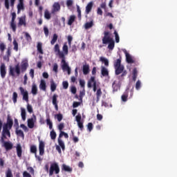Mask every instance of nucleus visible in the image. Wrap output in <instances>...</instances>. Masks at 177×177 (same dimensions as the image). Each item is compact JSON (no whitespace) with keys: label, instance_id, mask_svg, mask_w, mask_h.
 Segmentation results:
<instances>
[{"label":"nucleus","instance_id":"f257e3e1","mask_svg":"<svg viewBox=\"0 0 177 177\" xmlns=\"http://www.w3.org/2000/svg\"><path fill=\"white\" fill-rule=\"evenodd\" d=\"M13 127V119L9 115L7 116V122L3 125L1 137L0 142L2 147H4L6 151H10L13 149V143L10 141H5V139L10 138V129ZM8 136V137H7Z\"/></svg>","mask_w":177,"mask_h":177},{"label":"nucleus","instance_id":"f03ea898","mask_svg":"<svg viewBox=\"0 0 177 177\" xmlns=\"http://www.w3.org/2000/svg\"><path fill=\"white\" fill-rule=\"evenodd\" d=\"M28 67V62H22L21 64V68L19 64L15 65V67L10 66L9 67L8 74L12 78H16V77H19L21 73H26V71H27Z\"/></svg>","mask_w":177,"mask_h":177},{"label":"nucleus","instance_id":"7ed1b4c3","mask_svg":"<svg viewBox=\"0 0 177 177\" xmlns=\"http://www.w3.org/2000/svg\"><path fill=\"white\" fill-rule=\"evenodd\" d=\"M59 173L60 167H59V164L57 162L51 163L49 169V176H52L53 174L58 175Z\"/></svg>","mask_w":177,"mask_h":177},{"label":"nucleus","instance_id":"20e7f679","mask_svg":"<svg viewBox=\"0 0 177 177\" xmlns=\"http://www.w3.org/2000/svg\"><path fill=\"white\" fill-rule=\"evenodd\" d=\"M62 61L61 63L62 64V68L64 71H68V74L70 75L71 73V68H70V66H68V64L67 62H66V57H64V58H61Z\"/></svg>","mask_w":177,"mask_h":177},{"label":"nucleus","instance_id":"39448f33","mask_svg":"<svg viewBox=\"0 0 177 177\" xmlns=\"http://www.w3.org/2000/svg\"><path fill=\"white\" fill-rule=\"evenodd\" d=\"M28 127L30 129H32L34 127H35V123L37 122V116L35 115H32V117L28 119Z\"/></svg>","mask_w":177,"mask_h":177},{"label":"nucleus","instance_id":"423d86ee","mask_svg":"<svg viewBox=\"0 0 177 177\" xmlns=\"http://www.w3.org/2000/svg\"><path fill=\"white\" fill-rule=\"evenodd\" d=\"M19 91L21 92V95H22L23 100H25L26 103H28V91L24 89L22 86L19 88Z\"/></svg>","mask_w":177,"mask_h":177},{"label":"nucleus","instance_id":"0eeeda50","mask_svg":"<svg viewBox=\"0 0 177 177\" xmlns=\"http://www.w3.org/2000/svg\"><path fill=\"white\" fill-rule=\"evenodd\" d=\"M104 37L102 38V44H104V45H106L107 44H109V42L113 41V38H111L109 35L110 33L109 32H104Z\"/></svg>","mask_w":177,"mask_h":177},{"label":"nucleus","instance_id":"6e6552de","mask_svg":"<svg viewBox=\"0 0 177 177\" xmlns=\"http://www.w3.org/2000/svg\"><path fill=\"white\" fill-rule=\"evenodd\" d=\"M39 156L45 154V142L41 140H39Z\"/></svg>","mask_w":177,"mask_h":177},{"label":"nucleus","instance_id":"1a4fd4ad","mask_svg":"<svg viewBox=\"0 0 177 177\" xmlns=\"http://www.w3.org/2000/svg\"><path fill=\"white\" fill-rule=\"evenodd\" d=\"M54 52L58 55L59 59H64V53L63 52L60 51V46L59 44H55L54 47Z\"/></svg>","mask_w":177,"mask_h":177},{"label":"nucleus","instance_id":"9d476101","mask_svg":"<svg viewBox=\"0 0 177 177\" xmlns=\"http://www.w3.org/2000/svg\"><path fill=\"white\" fill-rule=\"evenodd\" d=\"M124 53L125 54L126 56V62L127 63H129V64H133V63H136L135 59L132 58V56L128 53V51L127 50H124Z\"/></svg>","mask_w":177,"mask_h":177},{"label":"nucleus","instance_id":"9b49d317","mask_svg":"<svg viewBox=\"0 0 177 177\" xmlns=\"http://www.w3.org/2000/svg\"><path fill=\"white\" fill-rule=\"evenodd\" d=\"M0 75L1 78H5L6 77V66H5V64H1L0 66Z\"/></svg>","mask_w":177,"mask_h":177},{"label":"nucleus","instance_id":"f8f14e48","mask_svg":"<svg viewBox=\"0 0 177 177\" xmlns=\"http://www.w3.org/2000/svg\"><path fill=\"white\" fill-rule=\"evenodd\" d=\"M60 9H61L60 3H59L58 2H55L53 6L51 13L54 14V13H56V12H59Z\"/></svg>","mask_w":177,"mask_h":177},{"label":"nucleus","instance_id":"ddd939ff","mask_svg":"<svg viewBox=\"0 0 177 177\" xmlns=\"http://www.w3.org/2000/svg\"><path fill=\"white\" fill-rule=\"evenodd\" d=\"M124 68H125L124 67V65H122L120 66H116L115 68V75H120V74H122V72L124 71Z\"/></svg>","mask_w":177,"mask_h":177},{"label":"nucleus","instance_id":"4468645a","mask_svg":"<svg viewBox=\"0 0 177 177\" xmlns=\"http://www.w3.org/2000/svg\"><path fill=\"white\" fill-rule=\"evenodd\" d=\"M92 8H93V1L89 2L86 6V15H89V13H91Z\"/></svg>","mask_w":177,"mask_h":177},{"label":"nucleus","instance_id":"2eb2a0df","mask_svg":"<svg viewBox=\"0 0 177 177\" xmlns=\"http://www.w3.org/2000/svg\"><path fill=\"white\" fill-rule=\"evenodd\" d=\"M16 150H17V157H19L20 158L21 157V154L23 153V149L21 148V145L20 144L17 145Z\"/></svg>","mask_w":177,"mask_h":177},{"label":"nucleus","instance_id":"dca6fc26","mask_svg":"<svg viewBox=\"0 0 177 177\" xmlns=\"http://www.w3.org/2000/svg\"><path fill=\"white\" fill-rule=\"evenodd\" d=\"M89 64H84L83 65V68H82V72L84 75H88V74H89Z\"/></svg>","mask_w":177,"mask_h":177},{"label":"nucleus","instance_id":"f3484780","mask_svg":"<svg viewBox=\"0 0 177 177\" xmlns=\"http://www.w3.org/2000/svg\"><path fill=\"white\" fill-rule=\"evenodd\" d=\"M24 26L26 27L27 26V23L26 22V17H20L19 19L18 27H21Z\"/></svg>","mask_w":177,"mask_h":177},{"label":"nucleus","instance_id":"a211bd4d","mask_svg":"<svg viewBox=\"0 0 177 177\" xmlns=\"http://www.w3.org/2000/svg\"><path fill=\"white\" fill-rule=\"evenodd\" d=\"M101 74L102 77H108L109 75V70L104 66L101 67Z\"/></svg>","mask_w":177,"mask_h":177},{"label":"nucleus","instance_id":"6ab92c4d","mask_svg":"<svg viewBox=\"0 0 177 177\" xmlns=\"http://www.w3.org/2000/svg\"><path fill=\"white\" fill-rule=\"evenodd\" d=\"M39 88L41 89V91H44V92L46 91V82L45 80H41L39 84Z\"/></svg>","mask_w":177,"mask_h":177},{"label":"nucleus","instance_id":"aec40b11","mask_svg":"<svg viewBox=\"0 0 177 177\" xmlns=\"http://www.w3.org/2000/svg\"><path fill=\"white\" fill-rule=\"evenodd\" d=\"M62 170L65 171V172H73V168L67 166V165H62Z\"/></svg>","mask_w":177,"mask_h":177},{"label":"nucleus","instance_id":"412c9836","mask_svg":"<svg viewBox=\"0 0 177 177\" xmlns=\"http://www.w3.org/2000/svg\"><path fill=\"white\" fill-rule=\"evenodd\" d=\"M31 93L33 95V96H35V95L38 93V87H37V84H33L32 85Z\"/></svg>","mask_w":177,"mask_h":177},{"label":"nucleus","instance_id":"4be33fe9","mask_svg":"<svg viewBox=\"0 0 177 177\" xmlns=\"http://www.w3.org/2000/svg\"><path fill=\"white\" fill-rule=\"evenodd\" d=\"M15 133L17 136H19V138H24V132L23 131L19 129V128H15Z\"/></svg>","mask_w":177,"mask_h":177},{"label":"nucleus","instance_id":"5701e85b","mask_svg":"<svg viewBox=\"0 0 177 177\" xmlns=\"http://www.w3.org/2000/svg\"><path fill=\"white\" fill-rule=\"evenodd\" d=\"M75 15H71L68 20V26H73V23L75 21Z\"/></svg>","mask_w":177,"mask_h":177},{"label":"nucleus","instance_id":"b1692460","mask_svg":"<svg viewBox=\"0 0 177 177\" xmlns=\"http://www.w3.org/2000/svg\"><path fill=\"white\" fill-rule=\"evenodd\" d=\"M27 113L26 112V109L21 108V117L23 121H26Z\"/></svg>","mask_w":177,"mask_h":177},{"label":"nucleus","instance_id":"393cba45","mask_svg":"<svg viewBox=\"0 0 177 177\" xmlns=\"http://www.w3.org/2000/svg\"><path fill=\"white\" fill-rule=\"evenodd\" d=\"M102 89L101 88H98L97 90V92H96V96H97V98H96V103H99V100H100V97H102Z\"/></svg>","mask_w":177,"mask_h":177},{"label":"nucleus","instance_id":"a878e982","mask_svg":"<svg viewBox=\"0 0 177 177\" xmlns=\"http://www.w3.org/2000/svg\"><path fill=\"white\" fill-rule=\"evenodd\" d=\"M30 151L32 154H37V145H32L30 146Z\"/></svg>","mask_w":177,"mask_h":177},{"label":"nucleus","instance_id":"bb28decb","mask_svg":"<svg viewBox=\"0 0 177 177\" xmlns=\"http://www.w3.org/2000/svg\"><path fill=\"white\" fill-rule=\"evenodd\" d=\"M95 82H96V80H95V77H91L87 83L88 88H92V84H95Z\"/></svg>","mask_w":177,"mask_h":177},{"label":"nucleus","instance_id":"cd10ccee","mask_svg":"<svg viewBox=\"0 0 177 177\" xmlns=\"http://www.w3.org/2000/svg\"><path fill=\"white\" fill-rule=\"evenodd\" d=\"M62 50L64 55H68V46H67V43H64L62 47Z\"/></svg>","mask_w":177,"mask_h":177},{"label":"nucleus","instance_id":"c85d7f7f","mask_svg":"<svg viewBox=\"0 0 177 177\" xmlns=\"http://www.w3.org/2000/svg\"><path fill=\"white\" fill-rule=\"evenodd\" d=\"M112 88H113V92H118V89H120V85H118L117 82L114 81L112 84Z\"/></svg>","mask_w":177,"mask_h":177},{"label":"nucleus","instance_id":"c756f323","mask_svg":"<svg viewBox=\"0 0 177 177\" xmlns=\"http://www.w3.org/2000/svg\"><path fill=\"white\" fill-rule=\"evenodd\" d=\"M121 57H120V58H118L117 60H115L113 63V66H114V68H115V67H120L121 66H122L121 64Z\"/></svg>","mask_w":177,"mask_h":177},{"label":"nucleus","instance_id":"7c9ffc66","mask_svg":"<svg viewBox=\"0 0 177 177\" xmlns=\"http://www.w3.org/2000/svg\"><path fill=\"white\" fill-rule=\"evenodd\" d=\"M93 27V21H91L90 22H86L84 24V28L86 30H89V28H92Z\"/></svg>","mask_w":177,"mask_h":177},{"label":"nucleus","instance_id":"2f4dec72","mask_svg":"<svg viewBox=\"0 0 177 177\" xmlns=\"http://www.w3.org/2000/svg\"><path fill=\"white\" fill-rule=\"evenodd\" d=\"M58 145H59V146H60V147L62 149V150H65L66 145H64V142H63V140L59 138V137H58Z\"/></svg>","mask_w":177,"mask_h":177},{"label":"nucleus","instance_id":"473e14b6","mask_svg":"<svg viewBox=\"0 0 177 177\" xmlns=\"http://www.w3.org/2000/svg\"><path fill=\"white\" fill-rule=\"evenodd\" d=\"M37 52L40 53L41 55H44V50H42V43H38L37 46Z\"/></svg>","mask_w":177,"mask_h":177},{"label":"nucleus","instance_id":"72a5a7b5","mask_svg":"<svg viewBox=\"0 0 177 177\" xmlns=\"http://www.w3.org/2000/svg\"><path fill=\"white\" fill-rule=\"evenodd\" d=\"M44 17L46 19V20H50V17H52V16L50 15V12H49V10H45Z\"/></svg>","mask_w":177,"mask_h":177},{"label":"nucleus","instance_id":"f704fd0d","mask_svg":"<svg viewBox=\"0 0 177 177\" xmlns=\"http://www.w3.org/2000/svg\"><path fill=\"white\" fill-rule=\"evenodd\" d=\"M136 78H138V69L134 68L133 69V81H136Z\"/></svg>","mask_w":177,"mask_h":177},{"label":"nucleus","instance_id":"c9c22d12","mask_svg":"<svg viewBox=\"0 0 177 177\" xmlns=\"http://www.w3.org/2000/svg\"><path fill=\"white\" fill-rule=\"evenodd\" d=\"M56 88H57L56 84L55 83V82L53 80H52L50 82L51 92H55L56 91Z\"/></svg>","mask_w":177,"mask_h":177},{"label":"nucleus","instance_id":"e433bc0d","mask_svg":"<svg viewBox=\"0 0 177 177\" xmlns=\"http://www.w3.org/2000/svg\"><path fill=\"white\" fill-rule=\"evenodd\" d=\"M100 62H102V63H104L106 67H109V59H106L104 57H101L100 58Z\"/></svg>","mask_w":177,"mask_h":177},{"label":"nucleus","instance_id":"4c0bfd02","mask_svg":"<svg viewBox=\"0 0 177 177\" xmlns=\"http://www.w3.org/2000/svg\"><path fill=\"white\" fill-rule=\"evenodd\" d=\"M50 139H52V140H55V139H56V131H55L54 129H53L50 132Z\"/></svg>","mask_w":177,"mask_h":177},{"label":"nucleus","instance_id":"58836bf2","mask_svg":"<svg viewBox=\"0 0 177 177\" xmlns=\"http://www.w3.org/2000/svg\"><path fill=\"white\" fill-rule=\"evenodd\" d=\"M108 44H109L108 48H109L110 50H113L114 49V46H115L114 40L109 41Z\"/></svg>","mask_w":177,"mask_h":177},{"label":"nucleus","instance_id":"ea45409f","mask_svg":"<svg viewBox=\"0 0 177 177\" xmlns=\"http://www.w3.org/2000/svg\"><path fill=\"white\" fill-rule=\"evenodd\" d=\"M57 38H58L57 35V34H54L53 36V39L50 41L51 45H55V44H56V41H57Z\"/></svg>","mask_w":177,"mask_h":177},{"label":"nucleus","instance_id":"a19ab883","mask_svg":"<svg viewBox=\"0 0 177 177\" xmlns=\"http://www.w3.org/2000/svg\"><path fill=\"white\" fill-rule=\"evenodd\" d=\"M62 136H64L65 139H68V134L64 131H61L58 138L62 139Z\"/></svg>","mask_w":177,"mask_h":177},{"label":"nucleus","instance_id":"79ce46f5","mask_svg":"<svg viewBox=\"0 0 177 177\" xmlns=\"http://www.w3.org/2000/svg\"><path fill=\"white\" fill-rule=\"evenodd\" d=\"M46 124H47V125H48L49 129H53V123L52 122V121H50V118H47L46 119Z\"/></svg>","mask_w":177,"mask_h":177},{"label":"nucleus","instance_id":"37998d69","mask_svg":"<svg viewBox=\"0 0 177 177\" xmlns=\"http://www.w3.org/2000/svg\"><path fill=\"white\" fill-rule=\"evenodd\" d=\"M122 102H127L128 100V92H125L121 97Z\"/></svg>","mask_w":177,"mask_h":177},{"label":"nucleus","instance_id":"c03bdc74","mask_svg":"<svg viewBox=\"0 0 177 177\" xmlns=\"http://www.w3.org/2000/svg\"><path fill=\"white\" fill-rule=\"evenodd\" d=\"M10 28H12L13 32H16V23H15V21H11Z\"/></svg>","mask_w":177,"mask_h":177},{"label":"nucleus","instance_id":"a18cd8bd","mask_svg":"<svg viewBox=\"0 0 177 177\" xmlns=\"http://www.w3.org/2000/svg\"><path fill=\"white\" fill-rule=\"evenodd\" d=\"M6 177H13L12 169H8V170L6 171Z\"/></svg>","mask_w":177,"mask_h":177},{"label":"nucleus","instance_id":"49530a36","mask_svg":"<svg viewBox=\"0 0 177 177\" xmlns=\"http://www.w3.org/2000/svg\"><path fill=\"white\" fill-rule=\"evenodd\" d=\"M12 102L13 103H17V93L14 92L12 93Z\"/></svg>","mask_w":177,"mask_h":177},{"label":"nucleus","instance_id":"de8ad7c7","mask_svg":"<svg viewBox=\"0 0 177 177\" xmlns=\"http://www.w3.org/2000/svg\"><path fill=\"white\" fill-rule=\"evenodd\" d=\"M115 38V42L118 44L120 42V36L118 35V32H117V30H115L113 32Z\"/></svg>","mask_w":177,"mask_h":177},{"label":"nucleus","instance_id":"09e8293b","mask_svg":"<svg viewBox=\"0 0 177 177\" xmlns=\"http://www.w3.org/2000/svg\"><path fill=\"white\" fill-rule=\"evenodd\" d=\"M13 45H14V50H16V52H17V50H19V44L17 43L16 39L13 41Z\"/></svg>","mask_w":177,"mask_h":177},{"label":"nucleus","instance_id":"8fccbe9b","mask_svg":"<svg viewBox=\"0 0 177 177\" xmlns=\"http://www.w3.org/2000/svg\"><path fill=\"white\" fill-rule=\"evenodd\" d=\"M57 97L58 95L57 94H54L53 96V104H57Z\"/></svg>","mask_w":177,"mask_h":177},{"label":"nucleus","instance_id":"3c124183","mask_svg":"<svg viewBox=\"0 0 177 177\" xmlns=\"http://www.w3.org/2000/svg\"><path fill=\"white\" fill-rule=\"evenodd\" d=\"M59 66L57 65V64H54L53 65V71L55 72V74H57V73L59 72L58 71Z\"/></svg>","mask_w":177,"mask_h":177},{"label":"nucleus","instance_id":"603ef678","mask_svg":"<svg viewBox=\"0 0 177 177\" xmlns=\"http://www.w3.org/2000/svg\"><path fill=\"white\" fill-rule=\"evenodd\" d=\"M87 129L89 131V132H92V130L93 129V124H92V122L88 123Z\"/></svg>","mask_w":177,"mask_h":177},{"label":"nucleus","instance_id":"864d4df0","mask_svg":"<svg viewBox=\"0 0 177 177\" xmlns=\"http://www.w3.org/2000/svg\"><path fill=\"white\" fill-rule=\"evenodd\" d=\"M141 85H142V83L140 82V80H138L136 84V89L137 91H139L140 89Z\"/></svg>","mask_w":177,"mask_h":177},{"label":"nucleus","instance_id":"5fc2aeb1","mask_svg":"<svg viewBox=\"0 0 177 177\" xmlns=\"http://www.w3.org/2000/svg\"><path fill=\"white\" fill-rule=\"evenodd\" d=\"M17 8L21 10H24V3H19Z\"/></svg>","mask_w":177,"mask_h":177},{"label":"nucleus","instance_id":"6e6d98bb","mask_svg":"<svg viewBox=\"0 0 177 177\" xmlns=\"http://www.w3.org/2000/svg\"><path fill=\"white\" fill-rule=\"evenodd\" d=\"M57 120L59 122L63 120V115L62 113H58L56 115Z\"/></svg>","mask_w":177,"mask_h":177},{"label":"nucleus","instance_id":"4d7b16f0","mask_svg":"<svg viewBox=\"0 0 177 177\" xmlns=\"http://www.w3.org/2000/svg\"><path fill=\"white\" fill-rule=\"evenodd\" d=\"M5 49H6V46L3 43L0 44V50L1 52H4Z\"/></svg>","mask_w":177,"mask_h":177},{"label":"nucleus","instance_id":"13d9d810","mask_svg":"<svg viewBox=\"0 0 177 177\" xmlns=\"http://www.w3.org/2000/svg\"><path fill=\"white\" fill-rule=\"evenodd\" d=\"M4 5H5L6 9H7V10H9L10 8L9 5V0H4Z\"/></svg>","mask_w":177,"mask_h":177},{"label":"nucleus","instance_id":"bf43d9fd","mask_svg":"<svg viewBox=\"0 0 177 177\" xmlns=\"http://www.w3.org/2000/svg\"><path fill=\"white\" fill-rule=\"evenodd\" d=\"M79 106H81V102H73V109H77Z\"/></svg>","mask_w":177,"mask_h":177},{"label":"nucleus","instance_id":"052dcab7","mask_svg":"<svg viewBox=\"0 0 177 177\" xmlns=\"http://www.w3.org/2000/svg\"><path fill=\"white\" fill-rule=\"evenodd\" d=\"M58 129L59 131H60V132H63V129H64V123H60L59 125H58Z\"/></svg>","mask_w":177,"mask_h":177},{"label":"nucleus","instance_id":"680f3d73","mask_svg":"<svg viewBox=\"0 0 177 177\" xmlns=\"http://www.w3.org/2000/svg\"><path fill=\"white\" fill-rule=\"evenodd\" d=\"M62 85H63L64 89H68V82H67V81H64V82H62Z\"/></svg>","mask_w":177,"mask_h":177},{"label":"nucleus","instance_id":"e2e57ef3","mask_svg":"<svg viewBox=\"0 0 177 177\" xmlns=\"http://www.w3.org/2000/svg\"><path fill=\"white\" fill-rule=\"evenodd\" d=\"M77 126L79 127L80 131H84V123L82 122H77Z\"/></svg>","mask_w":177,"mask_h":177},{"label":"nucleus","instance_id":"0e129e2a","mask_svg":"<svg viewBox=\"0 0 177 177\" xmlns=\"http://www.w3.org/2000/svg\"><path fill=\"white\" fill-rule=\"evenodd\" d=\"M25 37H26V39L28 41H31L32 39L31 36L30 35V34H28V32L25 33Z\"/></svg>","mask_w":177,"mask_h":177},{"label":"nucleus","instance_id":"69168bd1","mask_svg":"<svg viewBox=\"0 0 177 177\" xmlns=\"http://www.w3.org/2000/svg\"><path fill=\"white\" fill-rule=\"evenodd\" d=\"M23 177H32L30 173L27 172L26 171L23 172Z\"/></svg>","mask_w":177,"mask_h":177},{"label":"nucleus","instance_id":"338daca9","mask_svg":"<svg viewBox=\"0 0 177 177\" xmlns=\"http://www.w3.org/2000/svg\"><path fill=\"white\" fill-rule=\"evenodd\" d=\"M27 110H28V113H32V106L30 104H28Z\"/></svg>","mask_w":177,"mask_h":177},{"label":"nucleus","instance_id":"774afa93","mask_svg":"<svg viewBox=\"0 0 177 177\" xmlns=\"http://www.w3.org/2000/svg\"><path fill=\"white\" fill-rule=\"evenodd\" d=\"M75 118H76L77 122H81V119H82L81 114H78L77 115H76Z\"/></svg>","mask_w":177,"mask_h":177}]
</instances>
